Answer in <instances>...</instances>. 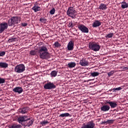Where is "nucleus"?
Segmentation results:
<instances>
[{
	"instance_id": "obj_13",
	"label": "nucleus",
	"mask_w": 128,
	"mask_h": 128,
	"mask_svg": "<svg viewBox=\"0 0 128 128\" xmlns=\"http://www.w3.org/2000/svg\"><path fill=\"white\" fill-rule=\"evenodd\" d=\"M13 92H17L18 94H22V92H24V90L22 87L18 86V87H16L13 89Z\"/></svg>"
},
{
	"instance_id": "obj_41",
	"label": "nucleus",
	"mask_w": 128,
	"mask_h": 128,
	"mask_svg": "<svg viewBox=\"0 0 128 128\" xmlns=\"http://www.w3.org/2000/svg\"><path fill=\"white\" fill-rule=\"evenodd\" d=\"M108 124V120L106 121H103L100 123V124Z\"/></svg>"
},
{
	"instance_id": "obj_36",
	"label": "nucleus",
	"mask_w": 128,
	"mask_h": 128,
	"mask_svg": "<svg viewBox=\"0 0 128 128\" xmlns=\"http://www.w3.org/2000/svg\"><path fill=\"white\" fill-rule=\"evenodd\" d=\"M6 56V52L0 51V56Z\"/></svg>"
},
{
	"instance_id": "obj_37",
	"label": "nucleus",
	"mask_w": 128,
	"mask_h": 128,
	"mask_svg": "<svg viewBox=\"0 0 128 128\" xmlns=\"http://www.w3.org/2000/svg\"><path fill=\"white\" fill-rule=\"evenodd\" d=\"M68 28H74V24H72V22H70L68 23Z\"/></svg>"
},
{
	"instance_id": "obj_17",
	"label": "nucleus",
	"mask_w": 128,
	"mask_h": 128,
	"mask_svg": "<svg viewBox=\"0 0 128 128\" xmlns=\"http://www.w3.org/2000/svg\"><path fill=\"white\" fill-rule=\"evenodd\" d=\"M9 128H22V126L20 124H16V123L8 126Z\"/></svg>"
},
{
	"instance_id": "obj_21",
	"label": "nucleus",
	"mask_w": 128,
	"mask_h": 128,
	"mask_svg": "<svg viewBox=\"0 0 128 128\" xmlns=\"http://www.w3.org/2000/svg\"><path fill=\"white\" fill-rule=\"evenodd\" d=\"M8 66V64L4 62H0V68H6Z\"/></svg>"
},
{
	"instance_id": "obj_22",
	"label": "nucleus",
	"mask_w": 128,
	"mask_h": 128,
	"mask_svg": "<svg viewBox=\"0 0 128 128\" xmlns=\"http://www.w3.org/2000/svg\"><path fill=\"white\" fill-rule=\"evenodd\" d=\"M76 66V64L75 62H70L68 64V66L69 68H74Z\"/></svg>"
},
{
	"instance_id": "obj_5",
	"label": "nucleus",
	"mask_w": 128,
	"mask_h": 128,
	"mask_svg": "<svg viewBox=\"0 0 128 128\" xmlns=\"http://www.w3.org/2000/svg\"><path fill=\"white\" fill-rule=\"evenodd\" d=\"M26 70V66L24 64H20L17 65L14 68V71L20 74L24 72Z\"/></svg>"
},
{
	"instance_id": "obj_33",
	"label": "nucleus",
	"mask_w": 128,
	"mask_h": 128,
	"mask_svg": "<svg viewBox=\"0 0 128 128\" xmlns=\"http://www.w3.org/2000/svg\"><path fill=\"white\" fill-rule=\"evenodd\" d=\"M6 82V79L0 78V84H4Z\"/></svg>"
},
{
	"instance_id": "obj_40",
	"label": "nucleus",
	"mask_w": 128,
	"mask_h": 128,
	"mask_svg": "<svg viewBox=\"0 0 128 128\" xmlns=\"http://www.w3.org/2000/svg\"><path fill=\"white\" fill-rule=\"evenodd\" d=\"M14 40H16V38H10L8 40V42H15Z\"/></svg>"
},
{
	"instance_id": "obj_6",
	"label": "nucleus",
	"mask_w": 128,
	"mask_h": 128,
	"mask_svg": "<svg viewBox=\"0 0 128 128\" xmlns=\"http://www.w3.org/2000/svg\"><path fill=\"white\" fill-rule=\"evenodd\" d=\"M56 88V86L54 84V83L52 82H48L44 86V90H54Z\"/></svg>"
},
{
	"instance_id": "obj_3",
	"label": "nucleus",
	"mask_w": 128,
	"mask_h": 128,
	"mask_svg": "<svg viewBox=\"0 0 128 128\" xmlns=\"http://www.w3.org/2000/svg\"><path fill=\"white\" fill-rule=\"evenodd\" d=\"M88 46L89 48L92 50H94V52H98V50H100V44L96 42H93L92 43H90Z\"/></svg>"
},
{
	"instance_id": "obj_14",
	"label": "nucleus",
	"mask_w": 128,
	"mask_h": 128,
	"mask_svg": "<svg viewBox=\"0 0 128 128\" xmlns=\"http://www.w3.org/2000/svg\"><path fill=\"white\" fill-rule=\"evenodd\" d=\"M106 104H110V106H111L112 108H114L118 106V104L116 102H106Z\"/></svg>"
},
{
	"instance_id": "obj_20",
	"label": "nucleus",
	"mask_w": 128,
	"mask_h": 128,
	"mask_svg": "<svg viewBox=\"0 0 128 128\" xmlns=\"http://www.w3.org/2000/svg\"><path fill=\"white\" fill-rule=\"evenodd\" d=\"M121 8H122L124 9V8H128V3L126 2L125 1H124L122 2L121 3Z\"/></svg>"
},
{
	"instance_id": "obj_38",
	"label": "nucleus",
	"mask_w": 128,
	"mask_h": 128,
	"mask_svg": "<svg viewBox=\"0 0 128 128\" xmlns=\"http://www.w3.org/2000/svg\"><path fill=\"white\" fill-rule=\"evenodd\" d=\"M114 74V70H112L111 72L108 73V75L109 76H112Z\"/></svg>"
},
{
	"instance_id": "obj_34",
	"label": "nucleus",
	"mask_w": 128,
	"mask_h": 128,
	"mask_svg": "<svg viewBox=\"0 0 128 128\" xmlns=\"http://www.w3.org/2000/svg\"><path fill=\"white\" fill-rule=\"evenodd\" d=\"M54 12H56V9L54 8H52L50 12V14H54Z\"/></svg>"
},
{
	"instance_id": "obj_24",
	"label": "nucleus",
	"mask_w": 128,
	"mask_h": 128,
	"mask_svg": "<svg viewBox=\"0 0 128 128\" xmlns=\"http://www.w3.org/2000/svg\"><path fill=\"white\" fill-rule=\"evenodd\" d=\"M50 76L52 78H56L58 76V72L53 70L50 73Z\"/></svg>"
},
{
	"instance_id": "obj_30",
	"label": "nucleus",
	"mask_w": 128,
	"mask_h": 128,
	"mask_svg": "<svg viewBox=\"0 0 128 128\" xmlns=\"http://www.w3.org/2000/svg\"><path fill=\"white\" fill-rule=\"evenodd\" d=\"M59 116H61V118H64L66 116H70V114L68 113H64L60 114Z\"/></svg>"
},
{
	"instance_id": "obj_10",
	"label": "nucleus",
	"mask_w": 128,
	"mask_h": 128,
	"mask_svg": "<svg viewBox=\"0 0 128 128\" xmlns=\"http://www.w3.org/2000/svg\"><path fill=\"white\" fill-rule=\"evenodd\" d=\"M29 120L30 118H28L27 116H20L18 118V122L20 124H22V122H26Z\"/></svg>"
},
{
	"instance_id": "obj_39",
	"label": "nucleus",
	"mask_w": 128,
	"mask_h": 128,
	"mask_svg": "<svg viewBox=\"0 0 128 128\" xmlns=\"http://www.w3.org/2000/svg\"><path fill=\"white\" fill-rule=\"evenodd\" d=\"M113 122H114V120H107V124H112Z\"/></svg>"
},
{
	"instance_id": "obj_2",
	"label": "nucleus",
	"mask_w": 128,
	"mask_h": 128,
	"mask_svg": "<svg viewBox=\"0 0 128 128\" xmlns=\"http://www.w3.org/2000/svg\"><path fill=\"white\" fill-rule=\"evenodd\" d=\"M22 20V17L20 16H13L8 19V23L9 26H12L16 24H18Z\"/></svg>"
},
{
	"instance_id": "obj_32",
	"label": "nucleus",
	"mask_w": 128,
	"mask_h": 128,
	"mask_svg": "<svg viewBox=\"0 0 128 128\" xmlns=\"http://www.w3.org/2000/svg\"><path fill=\"white\" fill-rule=\"evenodd\" d=\"M41 124L44 126H46V124H49L48 121V120H44L40 122Z\"/></svg>"
},
{
	"instance_id": "obj_12",
	"label": "nucleus",
	"mask_w": 128,
	"mask_h": 128,
	"mask_svg": "<svg viewBox=\"0 0 128 128\" xmlns=\"http://www.w3.org/2000/svg\"><path fill=\"white\" fill-rule=\"evenodd\" d=\"M79 64L82 66H88V62L86 60H82L79 62Z\"/></svg>"
},
{
	"instance_id": "obj_8",
	"label": "nucleus",
	"mask_w": 128,
	"mask_h": 128,
	"mask_svg": "<svg viewBox=\"0 0 128 128\" xmlns=\"http://www.w3.org/2000/svg\"><path fill=\"white\" fill-rule=\"evenodd\" d=\"M8 28V23L6 22H2L0 23V34H2Z\"/></svg>"
},
{
	"instance_id": "obj_16",
	"label": "nucleus",
	"mask_w": 128,
	"mask_h": 128,
	"mask_svg": "<svg viewBox=\"0 0 128 128\" xmlns=\"http://www.w3.org/2000/svg\"><path fill=\"white\" fill-rule=\"evenodd\" d=\"M92 26L93 28H98V26H102V22H100V20H96L94 22Z\"/></svg>"
},
{
	"instance_id": "obj_7",
	"label": "nucleus",
	"mask_w": 128,
	"mask_h": 128,
	"mask_svg": "<svg viewBox=\"0 0 128 128\" xmlns=\"http://www.w3.org/2000/svg\"><path fill=\"white\" fill-rule=\"evenodd\" d=\"M78 28L82 32H84V34H88V28L86 26L82 24H79L78 25Z\"/></svg>"
},
{
	"instance_id": "obj_1",
	"label": "nucleus",
	"mask_w": 128,
	"mask_h": 128,
	"mask_svg": "<svg viewBox=\"0 0 128 128\" xmlns=\"http://www.w3.org/2000/svg\"><path fill=\"white\" fill-rule=\"evenodd\" d=\"M48 50V48L46 46H43L40 47L38 54L40 58H42V60H48L50 58V53Z\"/></svg>"
},
{
	"instance_id": "obj_18",
	"label": "nucleus",
	"mask_w": 128,
	"mask_h": 128,
	"mask_svg": "<svg viewBox=\"0 0 128 128\" xmlns=\"http://www.w3.org/2000/svg\"><path fill=\"white\" fill-rule=\"evenodd\" d=\"M110 106L104 105L101 108V110H102V112H108V110H110Z\"/></svg>"
},
{
	"instance_id": "obj_35",
	"label": "nucleus",
	"mask_w": 128,
	"mask_h": 128,
	"mask_svg": "<svg viewBox=\"0 0 128 128\" xmlns=\"http://www.w3.org/2000/svg\"><path fill=\"white\" fill-rule=\"evenodd\" d=\"M54 46L55 48H59V46H60L61 45L60 44V43H58V42H56L54 44Z\"/></svg>"
},
{
	"instance_id": "obj_4",
	"label": "nucleus",
	"mask_w": 128,
	"mask_h": 128,
	"mask_svg": "<svg viewBox=\"0 0 128 128\" xmlns=\"http://www.w3.org/2000/svg\"><path fill=\"white\" fill-rule=\"evenodd\" d=\"M67 14L72 18H76V11L74 9L73 7H70L68 8L67 11Z\"/></svg>"
},
{
	"instance_id": "obj_44",
	"label": "nucleus",
	"mask_w": 128,
	"mask_h": 128,
	"mask_svg": "<svg viewBox=\"0 0 128 128\" xmlns=\"http://www.w3.org/2000/svg\"><path fill=\"white\" fill-rule=\"evenodd\" d=\"M94 80V79H90V80H88V82H90V81H92V80Z\"/></svg>"
},
{
	"instance_id": "obj_31",
	"label": "nucleus",
	"mask_w": 128,
	"mask_h": 128,
	"mask_svg": "<svg viewBox=\"0 0 128 128\" xmlns=\"http://www.w3.org/2000/svg\"><path fill=\"white\" fill-rule=\"evenodd\" d=\"M112 36H114V33H110L108 34H106V36H105V38H112Z\"/></svg>"
},
{
	"instance_id": "obj_19",
	"label": "nucleus",
	"mask_w": 128,
	"mask_h": 128,
	"mask_svg": "<svg viewBox=\"0 0 128 128\" xmlns=\"http://www.w3.org/2000/svg\"><path fill=\"white\" fill-rule=\"evenodd\" d=\"M99 10H106L108 8L106 7V4H101L99 6Z\"/></svg>"
},
{
	"instance_id": "obj_15",
	"label": "nucleus",
	"mask_w": 128,
	"mask_h": 128,
	"mask_svg": "<svg viewBox=\"0 0 128 128\" xmlns=\"http://www.w3.org/2000/svg\"><path fill=\"white\" fill-rule=\"evenodd\" d=\"M30 109L28 107H25L20 109L18 112H30Z\"/></svg>"
},
{
	"instance_id": "obj_23",
	"label": "nucleus",
	"mask_w": 128,
	"mask_h": 128,
	"mask_svg": "<svg viewBox=\"0 0 128 128\" xmlns=\"http://www.w3.org/2000/svg\"><path fill=\"white\" fill-rule=\"evenodd\" d=\"M32 10H34V12H38L40 11L41 8L40 7L38 6H34L32 8Z\"/></svg>"
},
{
	"instance_id": "obj_28",
	"label": "nucleus",
	"mask_w": 128,
	"mask_h": 128,
	"mask_svg": "<svg viewBox=\"0 0 128 128\" xmlns=\"http://www.w3.org/2000/svg\"><path fill=\"white\" fill-rule=\"evenodd\" d=\"M46 20H48L44 17H41L40 19V22H42V24H46Z\"/></svg>"
},
{
	"instance_id": "obj_42",
	"label": "nucleus",
	"mask_w": 128,
	"mask_h": 128,
	"mask_svg": "<svg viewBox=\"0 0 128 128\" xmlns=\"http://www.w3.org/2000/svg\"><path fill=\"white\" fill-rule=\"evenodd\" d=\"M21 25L22 26H28V23H22Z\"/></svg>"
},
{
	"instance_id": "obj_26",
	"label": "nucleus",
	"mask_w": 128,
	"mask_h": 128,
	"mask_svg": "<svg viewBox=\"0 0 128 128\" xmlns=\"http://www.w3.org/2000/svg\"><path fill=\"white\" fill-rule=\"evenodd\" d=\"M91 76H92L93 78H94L96 76H100V72H94L90 73Z\"/></svg>"
},
{
	"instance_id": "obj_43",
	"label": "nucleus",
	"mask_w": 128,
	"mask_h": 128,
	"mask_svg": "<svg viewBox=\"0 0 128 128\" xmlns=\"http://www.w3.org/2000/svg\"><path fill=\"white\" fill-rule=\"evenodd\" d=\"M122 70H128V67H124L123 66L122 68Z\"/></svg>"
},
{
	"instance_id": "obj_11",
	"label": "nucleus",
	"mask_w": 128,
	"mask_h": 128,
	"mask_svg": "<svg viewBox=\"0 0 128 128\" xmlns=\"http://www.w3.org/2000/svg\"><path fill=\"white\" fill-rule=\"evenodd\" d=\"M74 46V42L73 40H70L68 44V50H73Z\"/></svg>"
},
{
	"instance_id": "obj_9",
	"label": "nucleus",
	"mask_w": 128,
	"mask_h": 128,
	"mask_svg": "<svg viewBox=\"0 0 128 128\" xmlns=\"http://www.w3.org/2000/svg\"><path fill=\"white\" fill-rule=\"evenodd\" d=\"M94 126H96V124L93 120H92L84 124L82 128H94Z\"/></svg>"
},
{
	"instance_id": "obj_27",
	"label": "nucleus",
	"mask_w": 128,
	"mask_h": 128,
	"mask_svg": "<svg viewBox=\"0 0 128 128\" xmlns=\"http://www.w3.org/2000/svg\"><path fill=\"white\" fill-rule=\"evenodd\" d=\"M38 52L36 51V50H32L30 52V56H36V54H37Z\"/></svg>"
},
{
	"instance_id": "obj_25",
	"label": "nucleus",
	"mask_w": 128,
	"mask_h": 128,
	"mask_svg": "<svg viewBox=\"0 0 128 128\" xmlns=\"http://www.w3.org/2000/svg\"><path fill=\"white\" fill-rule=\"evenodd\" d=\"M34 122V120H30V121L28 122H27V124H26V126L30 127V126H32Z\"/></svg>"
},
{
	"instance_id": "obj_29",
	"label": "nucleus",
	"mask_w": 128,
	"mask_h": 128,
	"mask_svg": "<svg viewBox=\"0 0 128 128\" xmlns=\"http://www.w3.org/2000/svg\"><path fill=\"white\" fill-rule=\"evenodd\" d=\"M122 90V86H120L118 88H114L112 90H113V92H116L117 90Z\"/></svg>"
}]
</instances>
